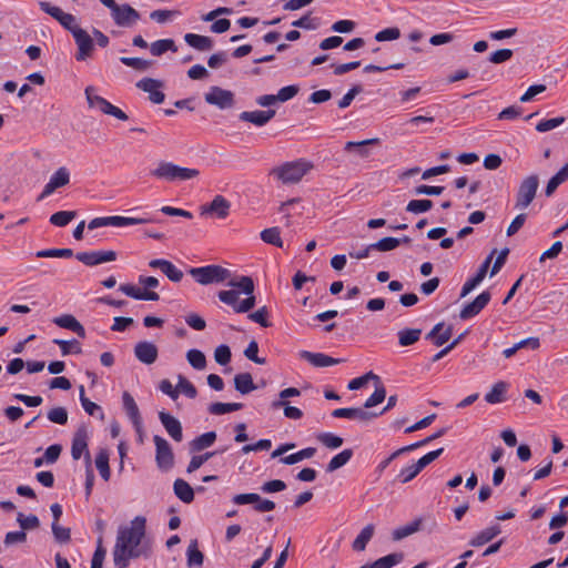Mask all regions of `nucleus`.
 <instances>
[{
    "mask_svg": "<svg viewBox=\"0 0 568 568\" xmlns=\"http://www.w3.org/2000/svg\"><path fill=\"white\" fill-rule=\"evenodd\" d=\"M93 91H94L93 87H88L85 89V97H87L88 104L90 108H97L103 113L106 109L109 101H106L104 98H102L100 95L94 94Z\"/></svg>",
    "mask_w": 568,
    "mask_h": 568,
    "instance_id": "nucleus-47",
    "label": "nucleus"
},
{
    "mask_svg": "<svg viewBox=\"0 0 568 568\" xmlns=\"http://www.w3.org/2000/svg\"><path fill=\"white\" fill-rule=\"evenodd\" d=\"M40 9L47 14L58 20L72 34L75 29H81L75 21L74 16L62 11L59 7L52 6L47 1L39 2Z\"/></svg>",
    "mask_w": 568,
    "mask_h": 568,
    "instance_id": "nucleus-11",
    "label": "nucleus"
},
{
    "mask_svg": "<svg viewBox=\"0 0 568 568\" xmlns=\"http://www.w3.org/2000/svg\"><path fill=\"white\" fill-rule=\"evenodd\" d=\"M73 38L78 45V53L75 54L77 60L84 61L91 57L94 44L90 34L81 28L73 31Z\"/></svg>",
    "mask_w": 568,
    "mask_h": 568,
    "instance_id": "nucleus-15",
    "label": "nucleus"
},
{
    "mask_svg": "<svg viewBox=\"0 0 568 568\" xmlns=\"http://www.w3.org/2000/svg\"><path fill=\"white\" fill-rule=\"evenodd\" d=\"M48 419L54 424L64 425L68 422V410L64 407H54L48 412Z\"/></svg>",
    "mask_w": 568,
    "mask_h": 568,
    "instance_id": "nucleus-60",
    "label": "nucleus"
},
{
    "mask_svg": "<svg viewBox=\"0 0 568 568\" xmlns=\"http://www.w3.org/2000/svg\"><path fill=\"white\" fill-rule=\"evenodd\" d=\"M111 16L120 27H131L140 19V13L129 4H116L111 9Z\"/></svg>",
    "mask_w": 568,
    "mask_h": 568,
    "instance_id": "nucleus-13",
    "label": "nucleus"
},
{
    "mask_svg": "<svg viewBox=\"0 0 568 568\" xmlns=\"http://www.w3.org/2000/svg\"><path fill=\"white\" fill-rule=\"evenodd\" d=\"M231 349L227 345H220L214 351V359L220 365H226L231 361Z\"/></svg>",
    "mask_w": 568,
    "mask_h": 568,
    "instance_id": "nucleus-63",
    "label": "nucleus"
},
{
    "mask_svg": "<svg viewBox=\"0 0 568 568\" xmlns=\"http://www.w3.org/2000/svg\"><path fill=\"white\" fill-rule=\"evenodd\" d=\"M491 295L488 291L480 293L473 302L466 304L460 313L462 320H468L479 314L489 303Z\"/></svg>",
    "mask_w": 568,
    "mask_h": 568,
    "instance_id": "nucleus-19",
    "label": "nucleus"
},
{
    "mask_svg": "<svg viewBox=\"0 0 568 568\" xmlns=\"http://www.w3.org/2000/svg\"><path fill=\"white\" fill-rule=\"evenodd\" d=\"M386 397V389L383 385H376L374 393L366 399L364 409L372 408L384 402Z\"/></svg>",
    "mask_w": 568,
    "mask_h": 568,
    "instance_id": "nucleus-54",
    "label": "nucleus"
},
{
    "mask_svg": "<svg viewBox=\"0 0 568 568\" xmlns=\"http://www.w3.org/2000/svg\"><path fill=\"white\" fill-rule=\"evenodd\" d=\"M77 260L88 266H94L101 263L112 262L116 260L114 251H93L80 252L75 255Z\"/></svg>",
    "mask_w": 568,
    "mask_h": 568,
    "instance_id": "nucleus-17",
    "label": "nucleus"
},
{
    "mask_svg": "<svg viewBox=\"0 0 568 568\" xmlns=\"http://www.w3.org/2000/svg\"><path fill=\"white\" fill-rule=\"evenodd\" d=\"M95 466L101 475V477L108 481L111 476L110 467H109V454L105 449H101L95 457Z\"/></svg>",
    "mask_w": 568,
    "mask_h": 568,
    "instance_id": "nucleus-43",
    "label": "nucleus"
},
{
    "mask_svg": "<svg viewBox=\"0 0 568 568\" xmlns=\"http://www.w3.org/2000/svg\"><path fill=\"white\" fill-rule=\"evenodd\" d=\"M88 450V433L85 427H80L72 439L71 455L72 458L78 460L84 454L87 456Z\"/></svg>",
    "mask_w": 568,
    "mask_h": 568,
    "instance_id": "nucleus-27",
    "label": "nucleus"
},
{
    "mask_svg": "<svg viewBox=\"0 0 568 568\" xmlns=\"http://www.w3.org/2000/svg\"><path fill=\"white\" fill-rule=\"evenodd\" d=\"M335 418L357 419L362 423H368L378 417L377 413L366 410L362 407L336 408L332 412Z\"/></svg>",
    "mask_w": 568,
    "mask_h": 568,
    "instance_id": "nucleus-16",
    "label": "nucleus"
},
{
    "mask_svg": "<svg viewBox=\"0 0 568 568\" xmlns=\"http://www.w3.org/2000/svg\"><path fill=\"white\" fill-rule=\"evenodd\" d=\"M155 445V463L159 469L168 471L174 465V454L166 439L155 435L153 437Z\"/></svg>",
    "mask_w": 568,
    "mask_h": 568,
    "instance_id": "nucleus-9",
    "label": "nucleus"
},
{
    "mask_svg": "<svg viewBox=\"0 0 568 568\" xmlns=\"http://www.w3.org/2000/svg\"><path fill=\"white\" fill-rule=\"evenodd\" d=\"M300 395H301V390L298 388H295V387L285 388L280 392V394H278L280 398L277 400L272 402L271 407L273 409H278L282 406H285L287 404L286 399L288 397H295V396H300Z\"/></svg>",
    "mask_w": 568,
    "mask_h": 568,
    "instance_id": "nucleus-51",
    "label": "nucleus"
},
{
    "mask_svg": "<svg viewBox=\"0 0 568 568\" xmlns=\"http://www.w3.org/2000/svg\"><path fill=\"white\" fill-rule=\"evenodd\" d=\"M258 344L255 339L251 341L247 345V347L244 351V355L250 361L263 365L266 363V359L264 357H258Z\"/></svg>",
    "mask_w": 568,
    "mask_h": 568,
    "instance_id": "nucleus-61",
    "label": "nucleus"
},
{
    "mask_svg": "<svg viewBox=\"0 0 568 568\" xmlns=\"http://www.w3.org/2000/svg\"><path fill=\"white\" fill-rule=\"evenodd\" d=\"M120 61L130 68H133L138 71H145L151 68L152 61L142 59V58H129V57H121Z\"/></svg>",
    "mask_w": 568,
    "mask_h": 568,
    "instance_id": "nucleus-50",
    "label": "nucleus"
},
{
    "mask_svg": "<svg viewBox=\"0 0 568 568\" xmlns=\"http://www.w3.org/2000/svg\"><path fill=\"white\" fill-rule=\"evenodd\" d=\"M501 532L499 525H494L491 527H488L480 532H478L476 536H474L469 540V546L471 547H481L485 544L493 540L496 536H498Z\"/></svg>",
    "mask_w": 568,
    "mask_h": 568,
    "instance_id": "nucleus-29",
    "label": "nucleus"
},
{
    "mask_svg": "<svg viewBox=\"0 0 568 568\" xmlns=\"http://www.w3.org/2000/svg\"><path fill=\"white\" fill-rule=\"evenodd\" d=\"M374 531H375V527H374L373 524L366 525L361 530V532L355 538V540L353 541V545H352L353 549L355 551H363V550H365L368 541L372 539V537L374 535Z\"/></svg>",
    "mask_w": 568,
    "mask_h": 568,
    "instance_id": "nucleus-36",
    "label": "nucleus"
},
{
    "mask_svg": "<svg viewBox=\"0 0 568 568\" xmlns=\"http://www.w3.org/2000/svg\"><path fill=\"white\" fill-rule=\"evenodd\" d=\"M316 438L322 445L329 449H336L343 445V438L333 433H321Z\"/></svg>",
    "mask_w": 568,
    "mask_h": 568,
    "instance_id": "nucleus-48",
    "label": "nucleus"
},
{
    "mask_svg": "<svg viewBox=\"0 0 568 568\" xmlns=\"http://www.w3.org/2000/svg\"><path fill=\"white\" fill-rule=\"evenodd\" d=\"M70 182V172L65 166L59 168L50 178L49 182L44 185L38 201H42L51 195L57 189L65 186Z\"/></svg>",
    "mask_w": 568,
    "mask_h": 568,
    "instance_id": "nucleus-14",
    "label": "nucleus"
},
{
    "mask_svg": "<svg viewBox=\"0 0 568 568\" xmlns=\"http://www.w3.org/2000/svg\"><path fill=\"white\" fill-rule=\"evenodd\" d=\"M404 559L403 552H394L387 556H384L372 564L363 565L359 568H392L397 564L402 562Z\"/></svg>",
    "mask_w": 568,
    "mask_h": 568,
    "instance_id": "nucleus-31",
    "label": "nucleus"
},
{
    "mask_svg": "<svg viewBox=\"0 0 568 568\" xmlns=\"http://www.w3.org/2000/svg\"><path fill=\"white\" fill-rule=\"evenodd\" d=\"M539 186L538 175L531 174L526 176L519 184L517 194H516V203L515 209L525 210L527 209L531 202L534 201L537 190Z\"/></svg>",
    "mask_w": 568,
    "mask_h": 568,
    "instance_id": "nucleus-7",
    "label": "nucleus"
},
{
    "mask_svg": "<svg viewBox=\"0 0 568 568\" xmlns=\"http://www.w3.org/2000/svg\"><path fill=\"white\" fill-rule=\"evenodd\" d=\"M216 440V433L215 432H207L204 433L196 438H194L190 443V449L191 452H202L209 447H211L214 442Z\"/></svg>",
    "mask_w": 568,
    "mask_h": 568,
    "instance_id": "nucleus-33",
    "label": "nucleus"
},
{
    "mask_svg": "<svg viewBox=\"0 0 568 568\" xmlns=\"http://www.w3.org/2000/svg\"><path fill=\"white\" fill-rule=\"evenodd\" d=\"M159 418L172 439L180 443L183 439L182 425L180 420L165 412H160Z\"/></svg>",
    "mask_w": 568,
    "mask_h": 568,
    "instance_id": "nucleus-25",
    "label": "nucleus"
},
{
    "mask_svg": "<svg viewBox=\"0 0 568 568\" xmlns=\"http://www.w3.org/2000/svg\"><path fill=\"white\" fill-rule=\"evenodd\" d=\"M105 549L102 546V538L98 539V547L92 556L91 568H102L105 558Z\"/></svg>",
    "mask_w": 568,
    "mask_h": 568,
    "instance_id": "nucleus-64",
    "label": "nucleus"
},
{
    "mask_svg": "<svg viewBox=\"0 0 568 568\" xmlns=\"http://www.w3.org/2000/svg\"><path fill=\"white\" fill-rule=\"evenodd\" d=\"M420 526H422V519L420 518L415 519L405 526L394 529L392 532V538L395 541L402 540V539L417 532L420 529Z\"/></svg>",
    "mask_w": 568,
    "mask_h": 568,
    "instance_id": "nucleus-35",
    "label": "nucleus"
},
{
    "mask_svg": "<svg viewBox=\"0 0 568 568\" xmlns=\"http://www.w3.org/2000/svg\"><path fill=\"white\" fill-rule=\"evenodd\" d=\"M173 490L175 496L183 503L190 504L194 499V490L187 481L178 478L173 484Z\"/></svg>",
    "mask_w": 568,
    "mask_h": 568,
    "instance_id": "nucleus-30",
    "label": "nucleus"
},
{
    "mask_svg": "<svg viewBox=\"0 0 568 568\" xmlns=\"http://www.w3.org/2000/svg\"><path fill=\"white\" fill-rule=\"evenodd\" d=\"M52 534L54 539L60 544H65L71 539V530L69 528L61 527L59 523H52Z\"/></svg>",
    "mask_w": 568,
    "mask_h": 568,
    "instance_id": "nucleus-62",
    "label": "nucleus"
},
{
    "mask_svg": "<svg viewBox=\"0 0 568 568\" xmlns=\"http://www.w3.org/2000/svg\"><path fill=\"white\" fill-rule=\"evenodd\" d=\"M420 328H404L398 332V343L400 346H410L419 341Z\"/></svg>",
    "mask_w": 568,
    "mask_h": 568,
    "instance_id": "nucleus-39",
    "label": "nucleus"
},
{
    "mask_svg": "<svg viewBox=\"0 0 568 568\" xmlns=\"http://www.w3.org/2000/svg\"><path fill=\"white\" fill-rule=\"evenodd\" d=\"M432 207L433 201L430 200H412L408 202L406 211L414 214H420L429 211Z\"/></svg>",
    "mask_w": 568,
    "mask_h": 568,
    "instance_id": "nucleus-53",
    "label": "nucleus"
},
{
    "mask_svg": "<svg viewBox=\"0 0 568 568\" xmlns=\"http://www.w3.org/2000/svg\"><path fill=\"white\" fill-rule=\"evenodd\" d=\"M275 110L266 111H243L239 118L241 121L250 122L256 126H263L268 123L275 116Z\"/></svg>",
    "mask_w": 568,
    "mask_h": 568,
    "instance_id": "nucleus-26",
    "label": "nucleus"
},
{
    "mask_svg": "<svg viewBox=\"0 0 568 568\" xmlns=\"http://www.w3.org/2000/svg\"><path fill=\"white\" fill-rule=\"evenodd\" d=\"M154 220L150 217H126V216H101V217H94L91 220L88 224L89 230H95L98 227L103 226H129V225H138V224H145L151 223Z\"/></svg>",
    "mask_w": 568,
    "mask_h": 568,
    "instance_id": "nucleus-8",
    "label": "nucleus"
},
{
    "mask_svg": "<svg viewBox=\"0 0 568 568\" xmlns=\"http://www.w3.org/2000/svg\"><path fill=\"white\" fill-rule=\"evenodd\" d=\"M37 257H71L73 251L71 248H47L36 253Z\"/></svg>",
    "mask_w": 568,
    "mask_h": 568,
    "instance_id": "nucleus-56",
    "label": "nucleus"
},
{
    "mask_svg": "<svg viewBox=\"0 0 568 568\" xmlns=\"http://www.w3.org/2000/svg\"><path fill=\"white\" fill-rule=\"evenodd\" d=\"M204 100L207 104L214 105L221 110L231 109L235 104L234 93L217 85L210 88L204 94Z\"/></svg>",
    "mask_w": 568,
    "mask_h": 568,
    "instance_id": "nucleus-10",
    "label": "nucleus"
},
{
    "mask_svg": "<svg viewBox=\"0 0 568 568\" xmlns=\"http://www.w3.org/2000/svg\"><path fill=\"white\" fill-rule=\"evenodd\" d=\"M234 387L241 394H248L256 389L250 373H241L234 377Z\"/></svg>",
    "mask_w": 568,
    "mask_h": 568,
    "instance_id": "nucleus-34",
    "label": "nucleus"
},
{
    "mask_svg": "<svg viewBox=\"0 0 568 568\" xmlns=\"http://www.w3.org/2000/svg\"><path fill=\"white\" fill-rule=\"evenodd\" d=\"M75 211H59L50 216V223L55 226H65L75 217Z\"/></svg>",
    "mask_w": 568,
    "mask_h": 568,
    "instance_id": "nucleus-49",
    "label": "nucleus"
},
{
    "mask_svg": "<svg viewBox=\"0 0 568 568\" xmlns=\"http://www.w3.org/2000/svg\"><path fill=\"white\" fill-rule=\"evenodd\" d=\"M17 521L23 531L36 529L40 525L39 518L36 515L24 516L22 513L18 514Z\"/></svg>",
    "mask_w": 568,
    "mask_h": 568,
    "instance_id": "nucleus-58",
    "label": "nucleus"
},
{
    "mask_svg": "<svg viewBox=\"0 0 568 568\" xmlns=\"http://www.w3.org/2000/svg\"><path fill=\"white\" fill-rule=\"evenodd\" d=\"M180 392L183 393L189 398H195L197 395L195 386L182 375H179L178 383V394Z\"/></svg>",
    "mask_w": 568,
    "mask_h": 568,
    "instance_id": "nucleus-59",
    "label": "nucleus"
},
{
    "mask_svg": "<svg viewBox=\"0 0 568 568\" xmlns=\"http://www.w3.org/2000/svg\"><path fill=\"white\" fill-rule=\"evenodd\" d=\"M316 453L315 447H307L297 453L281 458V463L285 465H294L303 459L312 458Z\"/></svg>",
    "mask_w": 568,
    "mask_h": 568,
    "instance_id": "nucleus-44",
    "label": "nucleus"
},
{
    "mask_svg": "<svg viewBox=\"0 0 568 568\" xmlns=\"http://www.w3.org/2000/svg\"><path fill=\"white\" fill-rule=\"evenodd\" d=\"M94 485V473L91 465L90 453L87 452L85 456V497L89 498Z\"/></svg>",
    "mask_w": 568,
    "mask_h": 568,
    "instance_id": "nucleus-57",
    "label": "nucleus"
},
{
    "mask_svg": "<svg viewBox=\"0 0 568 568\" xmlns=\"http://www.w3.org/2000/svg\"><path fill=\"white\" fill-rule=\"evenodd\" d=\"M261 239L267 244H272L276 247L283 246V241L281 239V232L278 227H270L265 229L261 232Z\"/></svg>",
    "mask_w": 568,
    "mask_h": 568,
    "instance_id": "nucleus-46",
    "label": "nucleus"
},
{
    "mask_svg": "<svg viewBox=\"0 0 568 568\" xmlns=\"http://www.w3.org/2000/svg\"><path fill=\"white\" fill-rule=\"evenodd\" d=\"M243 407L241 403H213L209 406L207 410L212 415H224L227 413L240 410Z\"/></svg>",
    "mask_w": 568,
    "mask_h": 568,
    "instance_id": "nucleus-42",
    "label": "nucleus"
},
{
    "mask_svg": "<svg viewBox=\"0 0 568 568\" xmlns=\"http://www.w3.org/2000/svg\"><path fill=\"white\" fill-rule=\"evenodd\" d=\"M152 268L161 270L170 281L178 283L183 278V272L179 270L172 262L164 258H154L149 262Z\"/></svg>",
    "mask_w": 568,
    "mask_h": 568,
    "instance_id": "nucleus-24",
    "label": "nucleus"
},
{
    "mask_svg": "<svg viewBox=\"0 0 568 568\" xmlns=\"http://www.w3.org/2000/svg\"><path fill=\"white\" fill-rule=\"evenodd\" d=\"M53 323L59 327L74 332L81 338L85 337V329L83 325L73 315L65 314L54 317Z\"/></svg>",
    "mask_w": 568,
    "mask_h": 568,
    "instance_id": "nucleus-28",
    "label": "nucleus"
},
{
    "mask_svg": "<svg viewBox=\"0 0 568 568\" xmlns=\"http://www.w3.org/2000/svg\"><path fill=\"white\" fill-rule=\"evenodd\" d=\"M189 274L201 285L223 283L230 280L232 275L230 270L215 264L192 267L189 270Z\"/></svg>",
    "mask_w": 568,
    "mask_h": 568,
    "instance_id": "nucleus-5",
    "label": "nucleus"
},
{
    "mask_svg": "<svg viewBox=\"0 0 568 568\" xmlns=\"http://www.w3.org/2000/svg\"><path fill=\"white\" fill-rule=\"evenodd\" d=\"M136 87L149 93L150 101L155 104H161L165 99L164 93L160 90L163 87V83L160 80L144 78L136 82Z\"/></svg>",
    "mask_w": 568,
    "mask_h": 568,
    "instance_id": "nucleus-18",
    "label": "nucleus"
},
{
    "mask_svg": "<svg viewBox=\"0 0 568 568\" xmlns=\"http://www.w3.org/2000/svg\"><path fill=\"white\" fill-rule=\"evenodd\" d=\"M184 41L192 48L199 51H207L213 47V41L210 37L195 34V33H186L184 36Z\"/></svg>",
    "mask_w": 568,
    "mask_h": 568,
    "instance_id": "nucleus-32",
    "label": "nucleus"
},
{
    "mask_svg": "<svg viewBox=\"0 0 568 568\" xmlns=\"http://www.w3.org/2000/svg\"><path fill=\"white\" fill-rule=\"evenodd\" d=\"M122 400H123V407L126 412V415L132 420L136 433L140 435V438L142 439V430H143L142 418H141L140 410H139V407H138L134 398L131 396L130 393L124 392L123 396H122Z\"/></svg>",
    "mask_w": 568,
    "mask_h": 568,
    "instance_id": "nucleus-20",
    "label": "nucleus"
},
{
    "mask_svg": "<svg viewBox=\"0 0 568 568\" xmlns=\"http://www.w3.org/2000/svg\"><path fill=\"white\" fill-rule=\"evenodd\" d=\"M54 344L59 345L62 355H68L70 353L80 354L82 352L81 345L77 339L64 341V339H54Z\"/></svg>",
    "mask_w": 568,
    "mask_h": 568,
    "instance_id": "nucleus-52",
    "label": "nucleus"
},
{
    "mask_svg": "<svg viewBox=\"0 0 568 568\" xmlns=\"http://www.w3.org/2000/svg\"><path fill=\"white\" fill-rule=\"evenodd\" d=\"M189 364L195 369H204L206 367V357L203 352L199 349H190L186 353Z\"/></svg>",
    "mask_w": 568,
    "mask_h": 568,
    "instance_id": "nucleus-45",
    "label": "nucleus"
},
{
    "mask_svg": "<svg viewBox=\"0 0 568 568\" xmlns=\"http://www.w3.org/2000/svg\"><path fill=\"white\" fill-rule=\"evenodd\" d=\"M495 251H493L487 257L486 260L483 262V264L479 266V268L477 270V273L475 274V276H473L471 278H469L464 285H463V288H462V292H460V297H465L466 295H468L473 290L476 288L477 285H479L481 283V281L485 278L487 272H488V268H489V265H490V262L493 260V255H494Z\"/></svg>",
    "mask_w": 568,
    "mask_h": 568,
    "instance_id": "nucleus-22",
    "label": "nucleus"
},
{
    "mask_svg": "<svg viewBox=\"0 0 568 568\" xmlns=\"http://www.w3.org/2000/svg\"><path fill=\"white\" fill-rule=\"evenodd\" d=\"M152 546L146 538V519L143 516L134 517L129 525L118 529L115 545L112 551L116 568H128L130 560L149 557Z\"/></svg>",
    "mask_w": 568,
    "mask_h": 568,
    "instance_id": "nucleus-1",
    "label": "nucleus"
},
{
    "mask_svg": "<svg viewBox=\"0 0 568 568\" xmlns=\"http://www.w3.org/2000/svg\"><path fill=\"white\" fill-rule=\"evenodd\" d=\"M134 355L141 363L151 365L158 359L159 351L152 342H139L134 346Z\"/></svg>",
    "mask_w": 568,
    "mask_h": 568,
    "instance_id": "nucleus-21",
    "label": "nucleus"
},
{
    "mask_svg": "<svg viewBox=\"0 0 568 568\" xmlns=\"http://www.w3.org/2000/svg\"><path fill=\"white\" fill-rule=\"evenodd\" d=\"M227 286L236 290L220 291L217 293L219 300L232 306L235 313H247L256 304V297L254 295V282L251 276H241L237 281L231 280L227 282Z\"/></svg>",
    "mask_w": 568,
    "mask_h": 568,
    "instance_id": "nucleus-2",
    "label": "nucleus"
},
{
    "mask_svg": "<svg viewBox=\"0 0 568 568\" xmlns=\"http://www.w3.org/2000/svg\"><path fill=\"white\" fill-rule=\"evenodd\" d=\"M353 450L352 449H344L337 455H335L329 463L327 464L326 471L333 473L337 470L338 468L345 466L352 458Z\"/></svg>",
    "mask_w": 568,
    "mask_h": 568,
    "instance_id": "nucleus-40",
    "label": "nucleus"
},
{
    "mask_svg": "<svg viewBox=\"0 0 568 568\" xmlns=\"http://www.w3.org/2000/svg\"><path fill=\"white\" fill-rule=\"evenodd\" d=\"M139 283L145 288H155L159 286V280L154 276H140ZM119 290L129 297L141 301H159L160 295L154 291L141 290L132 284H121Z\"/></svg>",
    "mask_w": 568,
    "mask_h": 568,
    "instance_id": "nucleus-6",
    "label": "nucleus"
},
{
    "mask_svg": "<svg viewBox=\"0 0 568 568\" xmlns=\"http://www.w3.org/2000/svg\"><path fill=\"white\" fill-rule=\"evenodd\" d=\"M169 50L173 52H176L178 50L175 42L172 39L156 40L150 45V51L155 57H160Z\"/></svg>",
    "mask_w": 568,
    "mask_h": 568,
    "instance_id": "nucleus-41",
    "label": "nucleus"
},
{
    "mask_svg": "<svg viewBox=\"0 0 568 568\" xmlns=\"http://www.w3.org/2000/svg\"><path fill=\"white\" fill-rule=\"evenodd\" d=\"M312 169V162L305 159H298L273 168L270 171V175L275 176L283 184H295L298 183Z\"/></svg>",
    "mask_w": 568,
    "mask_h": 568,
    "instance_id": "nucleus-4",
    "label": "nucleus"
},
{
    "mask_svg": "<svg viewBox=\"0 0 568 568\" xmlns=\"http://www.w3.org/2000/svg\"><path fill=\"white\" fill-rule=\"evenodd\" d=\"M151 176L168 183L184 182L196 179L200 171L193 168L180 166L173 162L161 160L156 166L150 171Z\"/></svg>",
    "mask_w": 568,
    "mask_h": 568,
    "instance_id": "nucleus-3",
    "label": "nucleus"
},
{
    "mask_svg": "<svg viewBox=\"0 0 568 568\" xmlns=\"http://www.w3.org/2000/svg\"><path fill=\"white\" fill-rule=\"evenodd\" d=\"M508 384L506 382H497L491 387L490 392L485 395V400L489 404H498L504 402V395L507 390Z\"/></svg>",
    "mask_w": 568,
    "mask_h": 568,
    "instance_id": "nucleus-37",
    "label": "nucleus"
},
{
    "mask_svg": "<svg viewBox=\"0 0 568 568\" xmlns=\"http://www.w3.org/2000/svg\"><path fill=\"white\" fill-rule=\"evenodd\" d=\"M187 566L190 568L192 567H201L204 561V555L197 547V541L191 540L189 547H187Z\"/></svg>",
    "mask_w": 568,
    "mask_h": 568,
    "instance_id": "nucleus-38",
    "label": "nucleus"
},
{
    "mask_svg": "<svg viewBox=\"0 0 568 568\" xmlns=\"http://www.w3.org/2000/svg\"><path fill=\"white\" fill-rule=\"evenodd\" d=\"M400 244V240L396 237H384L377 241L376 243L369 244V247L374 250L387 252L396 248Z\"/></svg>",
    "mask_w": 568,
    "mask_h": 568,
    "instance_id": "nucleus-55",
    "label": "nucleus"
},
{
    "mask_svg": "<svg viewBox=\"0 0 568 568\" xmlns=\"http://www.w3.org/2000/svg\"><path fill=\"white\" fill-rule=\"evenodd\" d=\"M231 203L222 195H215L209 204L200 207L201 215H211L217 219H225L230 214Z\"/></svg>",
    "mask_w": 568,
    "mask_h": 568,
    "instance_id": "nucleus-12",
    "label": "nucleus"
},
{
    "mask_svg": "<svg viewBox=\"0 0 568 568\" xmlns=\"http://www.w3.org/2000/svg\"><path fill=\"white\" fill-rule=\"evenodd\" d=\"M298 355L315 367H327L344 362L343 358H334L323 353H312L308 351H301Z\"/></svg>",
    "mask_w": 568,
    "mask_h": 568,
    "instance_id": "nucleus-23",
    "label": "nucleus"
}]
</instances>
